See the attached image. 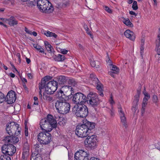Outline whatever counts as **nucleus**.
I'll list each match as a JSON object with an SVG mask.
<instances>
[{
    "instance_id": "obj_1",
    "label": "nucleus",
    "mask_w": 160,
    "mask_h": 160,
    "mask_svg": "<svg viewBox=\"0 0 160 160\" xmlns=\"http://www.w3.org/2000/svg\"><path fill=\"white\" fill-rule=\"evenodd\" d=\"M57 92L56 95L57 101L55 103L56 109L60 113L66 114L69 112L70 104L67 102L65 99L66 96L62 90H58Z\"/></svg>"
},
{
    "instance_id": "obj_2",
    "label": "nucleus",
    "mask_w": 160,
    "mask_h": 160,
    "mask_svg": "<svg viewBox=\"0 0 160 160\" xmlns=\"http://www.w3.org/2000/svg\"><path fill=\"white\" fill-rule=\"evenodd\" d=\"M95 123L85 120L83 124L76 127L75 130L76 134L78 137L83 138L87 137L91 132V130L95 128Z\"/></svg>"
},
{
    "instance_id": "obj_3",
    "label": "nucleus",
    "mask_w": 160,
    "mask_h": 160,
    "mask_svg": "<svg viewBox=\"0 0 160 160\" xmlns=\"http://www.w3.org/2000/svg\"><path fill=\"white\" fill-rule=\"evenodd\" d=\"M56 121L53 116L48 115L47 117L42 119L40 122L41 129L42 130L51 131L52 128H56L57 126Z\"/></svg>"
},
{
    "instance_id": "obj_4",
    "label": "nucleus",
    "mask_w": 160,
    "mask_h": 160,
    "mask_svg": "<svg viewBox=\"0 0 160 160\" xmlns=\"http://www.w3.org/2000/svg\"><path fill=\"white\" fill-rule=\"evenodd\" d=\"M37 6L40 11L43 12H51L53 8L48 0H37Z\"/></svg>"
},
{
    "instance_id": "obj_5",
    "label": "nucleus",
    "mask_w": 160,
    "mask_h": 160,
    "mask_svg": "<svg viewBox=\"0 0 160 160\" xmlns=\"http://www.w3.org/2000/svg\"><path fill=\"white\" fill-rule=\"evenodd\" d=\"M21 129L19 125L14 122H10L6 125V131L10 136L14 134L18 136L20 134Z\"/></svg>"
},
{
    "instance_id": "obj_6",
    "label": "nucleus",
    "mask_w": 160,
    "mask_h": 160,
    "mask_svg": "<svg viewBox=\"0 0 160 160\" xmlns=\"http://www.w3.org/2000/svg\"><path fill=\"white\" fill-rule=\"evenodd\" d=\"M75 115L78 117L85 118L88 114V109L84 104H75L73 108Z\"/></svg>"
},
{
    "instance_id": "obj_7",
    "label": "nucleus",
    "mask_w": 160,
    "mask_h": 160,
    "mask_svg": "<svg viewBox=\"0 0 160 160\" xmlns=\"http://www.w3.org/2000/svg\"><path fill=\"white\" fill-rule=\"evenodd\" d=\"M40 132L38 136V139L41 144L47 145L52 141V135L49 132L50 131L43 130Z\"/></svg>"
},
{
    "instance_id": "obj_8",
    "label": "nucleus",
    "mask_w": 160,
    "mask_h": 160,
    "mask_svg": "<svg viewBox=\"0 0 160 160\" xmlns=\"http://www.w3.org/2000/svg\"><path fill=\"white\" fill-rule=\"evenodd\" d=\"M68 98L72 99V102L76 104H84L87 100L86 96L81 92H77L73 95H70L68 96Z\"/></svg>"
},
{
    "instance_id": "obj_9",
    "label": "nucleus",
    "mask_w": 160,
    "mask_h": 160,
    "mask_svg": "<svg viewBox=\"0 0 160 160\" xmlns=\"http://www.w3.org/2000/svg\"><path fill=\"white\" fill-rule=\"evenodd\" d=\"M86 102L89 105L93 107L96 110L97 107L101 101L98 98L97 94L96 93L90 92L87 96Z\"/></svg>"
},
{
    "instance_id": "obj_10",
    "label": "nucleus",
    "mask_w": 160,
    "mask_h": 160,
    "mask_svg": "<svg viewBox=\"0 0 160 160\" xmlns=\"http://www.w3.org/2000/svg\"><path fill=\"white\" fill-rule=\"evenodd\" d=\"M97 141L96 135L88 136L84 141V144L88 148L93 150L97 148Z\"/></svg>"
},
{
    "instance_id": "obj_11",
    "label": "nucleus",
    "mask_w": 160,
    "mask_h": 160,
    "mask_svg": "<svg viewBox=\"0 0 160 160\" xmlns=\"http://www.w3.org/2000/svg\"><path fill=\"white\" fill-rule=\"evenodd\" d=\"M89 154L82 150L76 152L74 155L75 160H95L94 157H91L89 159Z\"/></svg>"
},
{
    "instance_id": "obj_12",
    "label": "nucleus",
    "mask_w": 160,
    "mask_h": 160,
    "mask_svg": "<svg viewBox=\"0 0 160 160\" xmlns=\"http://www.w3.org/2000/svg\"><path fill=\"white\" fill-rule=\"evenodd\" d=\"M2 151L4 154L12 155L16 152V148L12 144H5L2 147Z\"/></svg>"
},
{
    "instance_id": "obj_13",
    "label": "nucleus",
    "mask_w": 160,
    "mask_h": 160,
    "mask_svg": "<svg viewBox=\"0 0 160 160\" xmlns=\"http://www.w3.org/2000/svg\"><path fill=\"white\" fill-rule=\"evenodd\" d=\"M58 82L55 81L47 82L45 92L48 94H53L58 88Z\"/></svg>"
},
{
    "instance_id": "obj_14",
    "label": "nucleus",
    "mask_w": 160,
    "mask_h": 160,
    "mask_svg": "<svg viewBox=\"0 0 160 160\" xmlns=\"http://www.w3.org/2000/svg\"><path fill=\"white\" fill-rule=\"evenodd\" d=\"M16 98L15 92L13 90H11L8 93L5 100H6L8 104H11L15 102Z\"/></svg>"
},
{
    "instance_id": "obj_15",
    "label": "nucleus",
    "mask_w": 160,
    "mask_h": 160,
    "mask_svg": "<svg viewBox=\"0 0 160 160\" xmlns=\"http://www.w3.org/2000/svg\"><path fill=\"white\" fill-rule=\"evenodd\" d=\"M8 143L15 144L17 143L19 141V138L16 136H7L3 140Z\"/></svg>"
},
{
    "instance_id": "obj_16",
    "label": "nucleus",
    "mask_w": 160,
    "mask_h": 160,
    "mask_svg": "<svg viewBox=\"0 0 160 160\" xmlns=\"http://www.w3.org/2000/svg\"><path fill=\"white\" fill-rule=\"evenodd\" d=\"M118 108L122 124L126 128L127 127V124L126 118L125 116V114L123 111L122 110V108L120 106H119L118 107Z\"/></svg>"
},
{
    "instance_id": "obj_17",
    "label": "nucleus",
    "mask_w": 160,
    "mask_h": 160,
    "mask_svg": "<svg viewBox=\"0 0 160 160\" xmlns=\"http://www.w3.org/2000/svg\"><path fill=\"white\" fill-rule=\"evenodd\" d=\"M125 36L131 40H135V36L133 32L129 29L127 30L124 32Z\"/></svg>"
},
{
    "instance_id": "obj_18",
    "label": "nucleus",
    "mask_w": 160,
    "mask_h": 160,
    "mask_svg": "<svg viewBox=\"0 0 160 160\" xmlns=\"http://www.w3.org/2000/svg\"><path fill=\"white\" fill-rule=\"evenodd\" d=\"M52 94H48L46 92H44L43 93V98L47 100L48 102H52L54 100L53 97L50 96Z\"/></svg>"
},
{
    "instance_id": "obj_19",
    "label": "nucleus",
    "mask_w": 160,
    "mask_h": 160,
    "mask_svg": "<svg viewBox=\"0 0 160 160\" xmlns=\"http://www.w3.org/2000/svg\"><path fill=\"white\" fill-rule=\"evenodd\" d=\"M93 85H96L97 88L98 90L99 94L100 96L103 97V93L102 89V84L100 83L99 81H98V82L96 83L93 84Z\"/></svg>"
},
{
    "instance_id": "obj_20",
    "label": "nucleus",
    "mask_w": 160,
    "mask_h": 160,
    "mask_svg": "<svg viewBox=\"0 0 160 160\" xmlns=\"http://www.w3.org/2000/svg\"><path fill=\"white\" fill-rule=\"evenodd\" d=\"M8 24L11 26H14L18 24V22L16 18L13 16L8 19Z\"/></svg>"
},
{
    "instance_id": "obj_21",
    "label": "nucleus",
    "mask_w": 160,
    "mask_h": 160,
    "mask_svg": "<svg viewBox=\"0 0 160 160\" xmlns=\"http://www.w3.org/2000/svg\"><path fill=\"white\" fill-rule=\"evenodd\" d=\"M58 121V124L62 127L64 126L67 122L66 118L63 117H59Z\"/></svg>"
},
{
    "instance_id": "obj_22",
    "label": "nucleus",
    "mask_w": 160,
    "mask_h": 160,
    "mask_svg": "<svg viewBox=\"0 0 160 160\" xmlns=\"http://www.w3.org/2000/svg\"><path fill=\"white\" fill-rule=\"evenodd\" d=\"M54 59L55 61H62L65 59V56L64 55L59 54L57 56L55 55L54 57Z\"/></svg>"
},
{
    "instance_id": "obj_23",
    "label": "nucleus",
    "mask_w": 160,
    "mask_h": 160,
    "mask_svg": "<svg viewBox=\"0 0 160 160\" xmlns=\"http://www.w3.org/2000/svg\"><path fill=\"white\" fill-rule=\"evenodd\" d=\"M44 43L46 48L48 52L49 53L52 52V50H53V48H52L51 45L48 42L46 41H45L44 42Z\"/></svg>"
},
{
    "instance_id": "obj_24",
    "label": "nucleus",
    "mask_w": 160,
    "mask_h": 160,
    "mask_svg": "<svg viewBox=\"0 0 160 160\" xmlns=\"http://www.w3.org/2000/svg\"><path fill=\"white\" fill-rule=\"evenodd\" d=\"M68 78L63 76H60L58 78V81L61 82V83L64 84L67 82Z\"/></svg>"
},
{
    "instance_id": "obj_25",
    "label": "nucleus",
    "mask_w": 160,
    "mask_h": 160,
    "mask_svg": "<svg viewBox=\"0 0 160 160\" xmlns=\"http://www.w3.org/2000/svg\"><path fill=\"white\" fill-rule=\"evenodd\" d=\"M67 82L69 84L71 85L74 87L76 86L77 83V82L75 80L72 78H68Z\"/></svg>"
},
{
    "instance_id": "obj_26",
    "label": "nucleus",
    "mask_w": 160,
    "mask_h": 160,
    "mask_svg": "<svg viewBox=\"0 0 160 160\" xmlns=\"http://www.w3.org/2000/svg\"><path fill=\"white\" fill-rule=\"evenodd\" d=\"M23 149L24 152H25L26 154L27 152H28L29 151L28 144V142L27 139L25 140L23 143Z\"/></svg>"
},
{
    "instance_id": "obj_27",
    "label": "nucleus",
    "mask_w": 160,
    "mask_h": 160,
    "mask_svg": "<svg viewBox=\"0 0 160 160\" xmlns=\"http://www.w3.org/2000/svg\"><path fill=\"white\" fill-rule=\"evenodd\" d=\"M110 68L112 71L114 72V73H118L119 69L116 66L112 64H110Z\"/></svg>"
},
{
    "instance_id": "obj_28",
    "label": "nucleus",
    "mask_w": 160,
    "mask_h": 160,
    "mask_svg": "<svg viewBox=\"0 0 160 160\" xmlns=\"http://www.w3.org/2000/svg\"><path fill=\"white\" fill-rule=\"evenodd\" d=\"M123 22L129 27H133V24L131 22L128 18L127 19L124 18L123 20Z\"/></svg>"
},
{
    "instance_id": "obj_29",
    "label": "nucleus",
    "mask_w": 160,
    "mask_h": 160,
    "mask_svg": "<svg viewBox=\"0 0 160 160\" xmlns=\"http://www.w3.org/2000/svg\"><path fill=\"white\" fill-rule=\"evenodd\" d=\"M47 83L42 79L39 84V89H42L44 88L45 89V87H46Z\"/></svg>"
},
{
    "instance_id": "obj_30",
    "label": "nucleus",
    "mask_w": 160,
    "mask_h": 160,
    "mask_svg": "<svg viewBox=\"0 0 160 160\" xmlns=\"http://www.w3.org/2000/svg\"><path fill=\"white\" fill-rule=\"evenodd\" d=\"M90 78L91 79L92 84L98 82V81H99V80L95 75L92 74H90Z\"/></svg>"
},
{
    "instance_id": "obj_31",
    "label": "nucleus",
    "mask_w": 160,
    "mask_h": 160,
    "mask_svg": "<svg viewBox=\"0 0 160 160\" xmlns=\"http://www.w3.org/2000/svg\"><path fill=\"white\" fill-rule=\"evenodd\" d=\"M90 64L92 67H96V68H99L100 65L99 62L98 61H91Z\"/></svg>"
},
{
    "instance_id": "obj_32",
    "label": "nucleus",
    "mask_w": 160,
    "mask_h": 160,
    "mask_svg": "<svg viewBox=\"0 0 160 160\" xmlns=\"http://www.w3.org/2000/svg\"><path fill=\"white\" fill-rule=\"evenodd\" d=\"M62 89H65L69 90L71 92L70 95H72V93H74V89L71 86L69 85L64 86L62 87Z\"/></svg>"
},
{
    "instance_id": "obj_33",
    "label": "nucleus",
    "mask_w": 160,
    "mask_h": 160,
    "mask_svg": "<svg viewBox=\"0 0 160 160\" xmlns=\"http://www.w3.org/2000/svg\"><path fill=\"white\" fill-rule=\"evenodd\" d=\"M40 156H41V155L40 154L32 153L31 155V160L36 159V158H37L38 160H40Z\"/></svg>"
},
{
    "instance_id": "obj_34",
    "label": "nucleus",
    "mask_w": 160,
    "mask_h": 160,
    "mask_svg": "<svg viewBox=\"0 0 160 160\" xmlns=\"http://www.w3.org/2000/svg\"><path fill=\"white\" fill-rule=\"evenodd\" d=\"M37 3V0H33V1H30L27 3V5L29 7H32L34 6Z\"/></svg>"
},
{
    "instance_id": "obj_35",
    "label": "nucleus",
    "mask_w": 160,
    "mask_h": 160,
    "mask_svg": "<svg viewBox=\"0 0 160 160\" xmlns=\"http://www.w3.org/2000/svg\"><path fill=\"white\" fill-rule=\"evenodd\" d=\"M84 28L87 34L89 35L92 38V35L91 34L90 32L89 31V28H88L87 25H84Z\"/></svg>"
},
{
    "instance_id": "obj_36",
    "label": "nucleus",
    "mask_w": 160,
    "mask_h": 160,
    "mask_svg": "<svg viewBox=\"0 0 160 160\" xmlns=\"http://www.w3.org/2000/svg\"><path fill=\"white\" fill-rule=\"evenodd\" d=\"M5 97L4 96V94L1 92H0V103H1L4 101Z\"/></svg>"
},
{
    "instance_id": "obj_37",
    "label": "nucleus",
    "mask_w": 160,
    "mask_h": 160,
    "mask_svg": "<svg viewBox=\"0 0 160 160\" xmlns=\"http://www.w3.org/2000/svg\"><path fill=\"white\" fill-rule=\"evenodd\" d=\"M132 8L133 10H137L138 9V6L137 2L136 1H134L133 2Z\"/></svg>"
},
{
    "instance_id": "obj_38",
    "label": "nucleus",
    "mask_w": 160,
    "mask_h": 160,
    "mask_svg": "<svg viewBox=\"0 0 160 160\" xmlns=\"http://www.w3.org/2000/svg\"><path fill=\"white\" fill-rule=\"evenodd\" d=\"M139 96L138 95H136L135 97V99L133 102L134 104H138V102L139 99Z\"/></svg>"
},
{
    "instance_id": "obj_39",
    "label": "nucleus",
    "mask_w": 160,
    "mask_h": 160,
    "mask_svg": "<svg viewBox=\"0 0 160 160\" xmlns=\"http://www.w3.org/2000/svg\"><path fill=\"white\" fill-rule=\"evenodd\" d=\"M52 77L49 76H47L45 77L42 79L45 81L46 82H48V81L52 79Z\"/></svg>"
},
{
    "instance_id": "obj_40",
    "label": "nucleus",
    "mask_w": 160,
    "mask_h": 160,
    "mask_svg": "<svg viewBox=\"0 0 160 160\" xmlns=\"http://www.w3.org/2000/svg\"><path fill=\"white\" fill-rule=\"evenodd\" d=\"M150 96H148V97H144L143 99V102L142 104H144L145 105H147V101L150 98Z\"/></svg>"
},
{
    "instance_id": "obj_41",
    "label": "nucleus",
    "mask_w": 160,
    "mask_h": 160,
    "mask_svg": "<svg viewBox=\"0 0 160 160\" xmlns=\"http://www.w3.org/2000/svg\"><path fill=\"white\" fill-rule=\"evenodd\" d=\"M37 49L38 51H39L41 53H44V49L41 47L40 46L38 45V47L36 48Z\"/></svg>"
},
{
    "instance_id": "obj_42",
    "label": "nucleus",
    "mask_w": 160,
    "mask_h": 160,
    "mask_svg": "<svg viewBox=\"0 0 160 160\" xmlns=\"http://www.w3.org/2000/svg\"><path fill=\"white\" fill-rule=\"evenodd\" d=\"M137 106L138 104H134V103H133V106L132 108V110L134 113L135 112L136 110L138 109Z\"/></svg>"
},
{
    "instance_id": "obj_43",
    "label": "nucleus",
    "mask_w": 160,
    "mask_h": 160,
    "mask_svg": "<svg viewBox=\"0 0 160 160\" xmlns=\"http://www.w3.org/2000/svg\"><path fill=\"white\" fill-rule=\"evenodd\" d=\"M146 105H145L144 104H142V108L141 109L142 115V114H143V113L145 112V108Z\"/></svg>"
},
{
    "instance_id": "obj_44",
    "label": "nucleus",
    "mask_w": 160,
    "mask_h": 160,
    "mask_svg": "<svg viewBox=\"0 0 160 160\" xmlns=\"http://www.w3.org/2000/svg\"><path fill=\"white\" fill-rule=\"evenodd\" d=\"M153 101L154 102L156 103L158 102V98L157 95H154L153 96Z\"/></svg>"
},
{
    "instance_id": "obj_45",
    "label": "nucleus",
    "mask_w": 160,
    "mask_h": 160,
    "mask_svg": "<svg viewBox=\"0 0 160 160\" xmlns=\"http://www.w3.org/2000/svg\"><path fill=\"white\" fill-rule=\"evenodd\" d=\"M104 9L108 12L110 13H111L112 12V10L110 9L108 6H106L105 7Z\"/></svg>"
},
{
    "instance_id": "obj_46",
    "label": "nucleus",
    "mask_w": 160,
    "mask_h": 160,
    "mask_svg": "<svg viewBox=\"0 0 160 160\" xmlns=\"http://www.w3.org/2000/svg\"><path fill=\"white\" fill-rule=\"evenodd\" d=\"M7 155L6 154H4V155H1L0 157V160H6Z\"/></svg>"
},
{
    "instance_id": "obj_47",
    "label": "nucleus",
    "mask_w": 160,
    "mask_h": 160,
    "mask_svg": "<svg viewBox=\"0 0 160 160\" xmlns=\"http://www.w3.org/2000/svg\"><path fill=\"white\" fill-rule=\"evenodd\" d=\"M108 73L109 75H111L112 77H114L115 74H118V73H114V72L113 71L109 72Z\"/></svg>"
},
{
    "instance_id": "obj_48",
    "label": "nucleus",
    "mask_w": 160,
    "mask_h": 160,
    "mask_svg": "<svg viewBox=\"0 0 160 160\" xmlns=\"http://www.w3.org/2000/svg\"><path fill=\"white\" fill-rule=\"evenodd\" d=\"M109 113L112 116H113L114 115V110L113 108L110 109L109 111Z\"/></svg>"
},
{
    "instance_id": "obj_49",
    "label": "nucleus",
    "mask_w": 160,
    "mask_h": 160,
    "mask_svg": "<svg viewBox=\"0 0 160 160\" xmlns=\"http://www.w3.org/2000/svg\"><path fill=\"white\" fill-rule=\"evenodd\" d=\"M61 52L63 54H66L68 52V50L65 49H61Z\"/></svg>"
},
{
    "instance_id": "obj_50",
    "label": "nucleus",
    "mask_w": 160,
    "mask_h": 160,
    "mask_svg": "<svg viewBox=\"0 0 160 160\" xmlns=\"http://www.w3.org/2000/svg\"><path fill=\"white\" fill-rule=\"evenodd\" d=\"M52 32H50L49 31L47 32L46 33H44V34L46 35L47 37H51V34Z\"/></svg>"
},
{
    "instance_id": "obj_51",
    "label": "nucleus",
    "mask_w": 160,
    "mask_h": 160,
    "mask_svg": "<svg viewBox=\"0 0 160 160\" xmlns=\"http://www.w3.org/2000/svg\"><path fill=\"white\" fill-rule=\"evenodd\" d=\"M140 53L141 55L142 56V55L144 52V47H140Z\"/></svg>"
},
{
    "instance_id": "obj_52",
    "label": "nucleus",
    "mask_w": 160,
    "mask_h": 160,
    "mask_svg": "<svg viewBox=\"0 0 160 160\" xmlns=\"http://www.w3.org/2000/svg\"><path fill=\"white\" fill-rule=\"evenodd\" d=\"M25 31L28 33L31 34V31L28 30L26 27L25 28Z\"/></svg>"
},
{
    "instance_id": "obj_53",
    "label": "nucleus",
    "mask_w": 160,
    "mask_h": 160,
    "mask_svg": "<svg viewBox=\"0 0 160 160\" xmlns=\"http://www.w3.org/2000/svg\"><path fill=\"white\" fill-rule=\"evenodd\" d=\"M0 19L1 20H2V21L4 23H6L7 22H8V19L3 18H0Z\"/></svg>"
},
{
    "instance_id": "obj_54",
    "label": "nucleus",
    "mask_w": 160,
    "mask_h": 160,
    "mask_svg": "<svg viewBox=\"0 0 160 160\" xmlns=\"http://www.w3.org/2000/svg\"><path fill=\"white\" fill-rule=\"evenodd\" d=\"M129 14L131 15H133L135 16H136L137 15V13H136L132 11H130Z\"/></svg>"
},
{
    "instance_id": "obj_55",
    "label": "nucleus",
    "mask_w": 160,
    "mask_h": 160,
    "mask_svg": "<svg viewBox=\"0 0 160 160\" xmlns=\"http://www.w3.org/2000/svg\"><path fill=\"white\" fill-rule=\"evenodd\" d=\"M25 135L26 136H28V128H25Z\"/></svg>"
},
{
    "instance_id": "obj_56",
    "label": "nucleus",
    "mask_w": 160,
    "mask_h": 160,
    "mask_svg": "<svg viewBox=\"0 0 160 160\" xmlns=\"http://www.w3.org/2000/svg\"><path fill=\"white\" fill-rule=\"evenodd\" d=\"M69 4V2L67 1H65L63 3V5L65 7H66Z\"/></svg>"
},
{
    "instance_id": "obj_57",
    "label": "nucleus",
    "mask_w": 160,
    "mask_h": 160,
    "mask_svg": "<svg viewBox=\"0 0 160 160\" xmlns=\"http://www.w3.org/2000/svg\"><path fill=\"white\" fill-rule=\"evenodd\" d=\"M16 56L18 58V61L19 62H21V59H20V54L19 53H18L16 55Z\"/></svg>"
},
{
    "instance_id": "obj_58",
    "label": "nucleus",
    "mask_w": 160,
    "mask_h": 160,
    "mask_svg": "<svg viewBox=\"0 0 160 160\" xmlns=\"http://www.w3.org/2000/svg\"><path fill=\"white\" fill-rule=\"evenodd\" d=\"M50 35L51 37H53L55 38H56L57 36V35L55 33H53L52 32Z\"/></svg>"
},
{
    "instance_id": "obj_59",
    "label": "nucleus",
    "mask_w": 160,
    "mask_h": 160,
    "mask_svg": "<svg viewBox=\"0 0 160 160\" xmlns=\"http://www.w3.org/2000/svg\"><path fill=\"white\" fill-rule=\"evenodd\" d=\"M110 103H111L112 104H113L114 103V101L112 99V96H111L110 97Z\"/></svg>"
},
{
    "instance_id": "obj_60",
    "label": "nucleus",
    "mask_w": 160,
    "mask_h": 160,
    "mask_svg": "<svg viewBox=\"0 0 160 160\" xmlns=\"http://www.w3.org/2000/svg\"><path fill=\"white\" fill-rule=\"evenodd\" d=\"M10 64H11V66L12 67V69H14L15 70L16 72H18V70H17V69L15 67L14 65L11 62L10 63Z\"/></svg>"
},
{
    "instance_id": "obj_61",
    "label": "nucleus",
    "mask_w": 160,
    "mask_h": 160,
    "mask_svg": "<svg viewBox=\"0 0 160 160\" xmlns=\"http://www.w3.org/2000/svg\"><path fill=\"white\" fill-rule=\"evenodd\" d=\"M158 37L159 38V40L158 41H157V43H156V47H157V46L158 44L159 43V42L160 41V33L158 34Z\"/></svg>"
},
{
    "instance_id": "obj_62",
    "label": "nucleus",
    "mask_w": 160,
    "mask_h": 160,
    "mask_svg": "<svg viewBox=\"0 0 160 160\" xmlns=\"http://www.w3.org/2000/svg\"><path fill=\"white\" fill-rule=\"evenodd\" d=\"M141 93V88H140L138 89L137 90V95H138L139 96V95Z\"/></svg>"
},
{
    "instance_id": "obj_63",
    "label": "nucleus",
    "mask_w": 160,
    "mask_h": 160,
    "mask_svg": "<svg viewBox=\"0 0 160 160\" xmlns=\"http://www.w3.org/2000/svg\"><path fill=\"white\" fill-rule=\"evenodd\" d=\"M26 62L28 64L29 63L31 62V60L30 59L28 58H26Z\"/></svg>"
},
{
    "instance_id": "obj_64",
    "label": "nucleus",
    "mask_w": 160,
    "mask_h": 160,
    "mask_svg": "<svg viewBox=\"0 0 160 160\" xmlns=\"http://www.w3.org/2000/svg\"><path fill=\"white\" fill-rule=\"evenodd\" d=\"M158 146H157V145H156V146H157V149L160 150V142H158Z\"/></svg>"
}]
</instances>
